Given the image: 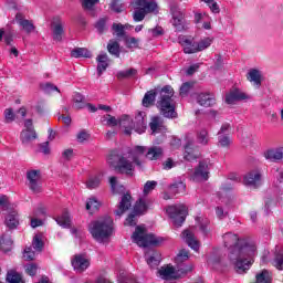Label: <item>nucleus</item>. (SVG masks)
Listing matches in <instances>:
<instances>
[{"instance_id": "nucleus-1", "label": "nucleus", "mask_w": 283, "mask_h": 283, "mask_svg": "<svg viewBox=\"0 0 283 283\" xmlns=\"http://www.w3.org/2000/svg\"><path fill=\"white\" fill-rule=\"evenodd\" d=\"M224 247L229 249V260L233 263L234 271L238 273H245L251 269L253 264L252 260L247 258H253L255 255V245L247 243L244 240H240L238 234L228 232L223 234Z\"/></svg>"}, {"instance_id": "nucleus-2", "label": "nucleus", "mask_w": 283, "mask_h": 283, "mask_svg": "<svg viewBox=\"0 0 283 283\" xmlns=\"http://www.w3.org/2000/svg\"><path fill=\"white\" fill-rule=\"evenodd\" d=\"M133 161L125 157V154L119 153L118 149L111 150L107 156V164L109 167L115 169L117 174H125V176H134L135 167L143 169V160H140V156H145L147 154V147L145 146H135L133 149L128 151Z\"/></svg>"}, {"instance_id": "nucleus-3", "label": "nucleus", "mask_w": 283, "mask_h": 283, "mask_svg": "<svg viewBox=\"0 0 283 283\" xmlns=\"http://www.w3.org/2000/svg\"><path fill=\"white\" fill-rule=\"evenodd\" d=\"M159 94L157 107L164 118H176V105L174 104V87L166 85L163 88L147 91L142 99L144 107H151L156 104V96Z\"/></svg>"}, {"instance_id": "nucleus-4", "label": "nucleus", "mask_w": 283, "mask_h": 283, "mask_svg": "<svg viewBox=\"0 0 283 283\" xmlns=\"http://www.w3.org/2000/svg\"><path fill=\"white\" fill-rule=\"evenodd\" d=\"M90 233L96 242H103L114 233V220L111 217H104L91 223Z\"/></svg>"}, {"instance_id": "nucleus-5", "label": "nucleus", "mask_w": 283, "mask_h": 283, "mask_svg": "<svg viewBox=\"0 0 283 283\" xmlns=\"http://www.w3.org/2000/svg\"><path fill=\"white\" fill-rule=\"evenodd\" d=\"M132 240L137 247H160L165 239L161 237H156L154 233H147V228L143 226H137L134 233L132 234Z\"/></svg>"}, {"instance_id": "nucleus-6", "label": "nucleus", "mask_w": 283, "mask_h": 283, "mask_svg": "<svg viewBox=\"0 0 283 283\" xmlns=\"http://www.w3.org/2000/svg\"><path fill=\"white\" fill-rule=\"evenodd\" d=\"M134 13L133 20L135 23H140V21H145V17L147 14H151V12H156L158 10V3L156 1L149 0H133Z\"/></svg>"}, {"instance_id": "nucleus-7", "label": "nucleus", "mask_w": 283, "mask_h": 283, "mask_svg": "<svg viewBox=\"0 0 283 283\" xmlns=\"http://www.w3.org/2000/svg\"><path fill=\"white\" fill-rule=\"evenodd\" d=\"M166 212L175 227H182L185 220H187V216H189V210L185 205L168 206Z\"/></svg>"}, {"instance_id": "nucleus-8", "label": "nucleus", "mask_w": 283, "mask_h": 283, "mask_svg": "<svg viewBox=\"0 0 283 283\" xmlns=\"http://www.w3.org/2000/svg\"><path fill=\"white\" fill-rule=\"evenodd\" d=\"M185 144H184V159H186L188 163H193V160H197L200 158V147L196 145V139L191 135H186L185 137Z\"/></svg>"}, {"instance_id": "nucleus-9", "label": "nucleus", "mask_w": 283, "mask_h": 283, "mask_svg": "<svg viewBox=\"0 0 283 283\" xmlns=\"http://www.w3.org/2000/svg\"><path fill=\"white\" fill-rule=\"evenodd\" d=\"M187 260H189V251L181 250L175 258V263L177 264V273L187 275V273H191V271H193V264L185 265Z\"/></svg>"}, {"instance_id": "nucleus-10", "label": "nucleus", "mask_w": 283, "mask_h": 283, "mask_svg": "<svg viewBox=\"0 0 283 283\" xmlns=\"http://www.w3.org/2000/svg\"><path fill=\"white\" fill-rule=\"evenodd\" d=\"M244 185L247 187H253V189H258L260 185H262V174L260 170H251L243 178Z\"/></svg>"}, {"instance_id": "nucleus-11", "label": "nucleus", "mask_w": 283, "mask_h": 283, "mask_svg": "<svg viewBox=\"0 0 283 283\" xmlns=\"http://www.w3.org/2000/svg\"><path fill=\"white\" fill-rule=\"evenodd\" d=\"M41 178V170H29L27 172V180H29V188L33 193H41V186L39 180Z\"/></svg>"}, {"instance_id": "nucleus-12", "label": "nucleus", "mask_w": 283, "mask_h": 283, "mask_svg": "<svg viewBox=\"0 0 283 283\" xmlns=\"http://www.w3.org/2000/svg\"><path fill=\"white\" fill-rule=\"evenodd\" d=\"M71 264L74 271H77V273H83L90 269V259H86L83 256V254H75L71 261Z\"/></svg>"}, {"instance_id": "nucleus-13", "label": "nucleus", "mask_w": 283, "mask_h": 283, "mask_svg": "<svg viewBox=\"0 0 283 283\" xmlns=\"http://www.w3.org/2000/svg\"><path fill=\"white\" fill-rule=\"evenodd\" d=\"M149 128L153 134H163L167 132V125H165V118L159 115H155L150 118Z\"/></svg>"}, {"instance_id": "nucleus-14", "label": "nucleus", "mask_w": 283, "mask_h": 283, "mask_svg": "<svg viewBox=\"0 0 283 283\" xmlns=\"http://www.w3.org/2000/svg\"><path fill=\"white\" fill-rule=\"evenodd\" d=\"M15 22L18 25H20L21 30L25 32L27 34H32L34 30H36V27H34V22L32 20H28L23 17V13H17L15 14Z\"/></svg>"}, {"instance_id": "nucleus-15", "label": "nucleus", "mask_w": 283, "mask_h": 283, "mask_svg": "<svg viewBox=\"0 0 283 283\" xmlns=\"http://www.w3.org/2000/svg\"><path fill=\"white\" fill-rule=\"evenodd\" d=\"M145 116L147 115L143 111H139L135 116V119L133 122V129L137 134H145L147 129V123L145 122Z\"/></svg>"}, {"instance_id": "nucleus-16", "label": "nucleus", "mask_w": 283, "mask_h": 283, "mask_svg": "<svg viewBox=\"0 0 283 283\" xmlns=\"http://www.w3.org/2000/svg\"><path fill=\"white\" fill-rule=\"evenodd\" d=\"M182 238L186 244H188V247L192 249V251H196V252L200 251V241H198V239L196 238V234L191 232V230H184Z\"/></svg>"}, {"instance_id": "nucleus-17", "label": "nucleus", "mask_w": 283, "mask_h": 283, "mask_svg": "<svg viewBox=\"0 0 283 283\" xmlns=\"http://www.w3.org/2000/svg\"><path fill=\"white\" fill-rule=\"evenodd\" d=\"M249 98L250 96L247 93L240 91V88H234L226 95V103H228V105H233L235 101H249Z\"/></svg>"}, {"instance_id": "nucleus-18", "label": "nucleus", "mask_w": 283, "mask_h": 283, "mask_svg": "<svg viewBox=\"0 0 283 283\" xmlns=\"http://www.w3.org/2000/svg\"><path fill=\"white\" fill-rule=\"evenodd\" d=\"M193 180H209V165H207V161H199L195 169Z\"/></svg>"}, {"instance_id": "nucleus-19", "label": "nucleus", "mask_w": 283, "mask_h": 283, "mask_svg": "<svg viewBox=\"0 0 283 283\" xmlns=\"http://www.w3.org/2000/svg\"><path fill=\"white\" fill-rule=\"evenodd\" d=\"M197 103L201 107H213L216 105V95L212 93H199L197 95Z\"/></svg>"}, {"instance_id": "nucleus-20", "label": "nucleus", "mask_w": 283, "mask_h": 283, "mask_svg": "<svg viewBox=\"0 0 283 283\" xmlns=\"http://www.w3.org/2000/svg\"><path fill=\"white\" fill-rule=\"evenodd\" d=\"M4 224L9 231H14L19 227V212L10 210L4 218Z\"/></svg>"}, {"instance_id": "nucleus-21", "label": "nucleus", "mask_w": 283, "mask_h": 283, "mask_svg": "<svg viewBox=\"0 0 283 283\" xmlns=\"http://www.w3.org/2000/svg\"><path fill=\"white\" fill-rule=\"evenodd\" d=\"M130 208H132V195L124 193L119 202L118 209L115 210V216L120 218V216H123L125 211H129Z\"/></svg>"}, {"instance_id": "nucleus-22", "label": "nucleus", "mask_w": 283, "mask_h": 283, "mask_svg": "<svg viewBox=\"0 0 283 283\" xmlns=\"http://www.w3.org/2000/svg\"><path fill=\"white\" fill-rule=\"evenodd\" d=\"M158 273L163 280H178V275H181L178 270L176 271V268L169 265L161 266Z\"/></svg>"}, {"instance_id": "nucleus-23", "label": "nucleus", "mask_w": 283, "mask_h": 283, "mask_svg": "<svg viewBox=\"0 0 283 283\" xmlns=\"http://www.w3.org/2000/svg\"><path fill=\"white\" fill-rule=\"evenodd\" d=\"M97 76H103V72L109 67V56H107V53H102L97 55Z\"/></svg>"}, {"instance_id": "nucleus-24", "label": "nucleus", "mask_w": 283, "mask_h": 283, "mask_svg": "<svg viewBox=\"0 0 283 283\" xmlns=\"http://www.w3.org/2000/svg\"><path fill=\"white\" fill-rule=\"evenodd\" d=\"M264 158L270 163H280L283 160V148L270 149L264 153Z\"/></svg>"}, {"instance_id": "nucleus-25", "label": "nucleus", "mask_w": 283, "mask_h": 283, "mask_svg": "<svg viewBox=\"0 0 283 283\" xmlns=\"http://www.w3.org/2000/svg\"><path fill=\"white\" fill-rule=\"evenodd\" d=\"M146 262L150 269H156L160 264V252L156 250H149L146 253Z\"/></svg>"}, {"instance_id": "nucleus-26", "label": "nucleus", "mask_w": 283, "mask_h": 283, "mask_svg": "<svg viewBox=\"0 0 283 283\" xmlns=\"http://www.w3.org/2000/svg\"><path fill=\"white\" fill-rule=\"evenodd\" d=\"M119 127H124V134L126 136H132V132L134 130V122L129 115H122L119 118Z\"/></svg>"}, {"instance_id": "nucleus-27", "label": "nucleus", "mask_w": 283, "mask_h": 283, "mask_svg": "<svg viewBox=\"0 0 283 283\" xmlns=\"http://www.w3.org/2000/svg\"><path fill=\"white\" fill-rule=\"evenodd\" d=\"M180 43L184 48L185 54H196V52H198V42H191V40L182 38Z\"/></svg>"}, {"instance_id": "nucleus-28", "label": "nucleus", "mask_w": 283, "mask_h": 283, "mask_svg": "<svg viewBox=\"0 0 283 283\" xmlns=\"http://www.w3.org/2000/svg\"><path fill=\"white\" fill-rule=\"evenodd\" d=\"M36 130H22L20 133V140L25 147H28V145H30L33 140H36Z\"/></svg>"}, {"instance_id": "nucleus-29", "label": "nucleus", "mask_w": 283, "mask_h": 283, "mask_svg": "<svg viewBox=\"0 0 283 283\" xmlns=\"http://www.w3.org/2000/svg\"><path fill=\"white\" fill-rule=\"evenodd\" d=\"M163 149L158 146H153L150 148H148L147 153H146V158H148V160H160V158L163 157Z\"/></svg>"}, {"instance_id": "nucleus-30", "label": "nucleus", "mask_w": 283, "mask_h": 283, "mask_svg": "<svg viewBox=\"0 0 283 283\" xmlns=\"http://www.w3.org/2000/svg\"><path fill=\"white\" fill-rule=\"evenodd\" d=\"M55 222L60 227H63V229H70L72 224V220L70 219V212H63L62 216L55 219Z\"/></svg>"}, {"instance_id": "nucleus-31", "label": "nucleus", "mask_w": 283, "mask_h": 283, "mask_svg": "<svg viewBox=\"0 0 283 283\" xmlns=\"http://www.w3.org/2000/svg\"><path fill=\"white\" fill-rule=\"evenodd\" d=\"M248 81L255 83V85H262V75L258 69H251L248 73Z\"/></svg>"}, {"instance_id": "nucleus-32", "label": "nucleus", "mask_w": 283, "mask_h": 283, "mask_svg": "<svg viewBox=\"0 0 283 283\" xmlns=\"http://www.w3.org/2000/svg\"><path fill=\"white\" fill-rule=\"evenodd\" d=\"M7 282H9V283H25V281H23V276H21V274L14 270H11L10 272L7 273Z\"/></svg>"}, {"instance_id": "nucleus-33", "label": "nucleus", "mask_w": 283, "mask_h": 283, "mask_svg": "<svg viewBox=\"0 0 283 283\" xmlns=\"http://www.w3.org/2000/svg\"><path fill=\"white\" fill-rule=\"evenodd\" d=\"M148 207L147 203L145 202V200L139 199L136 201L133 212L135 213V216H143V213H145V211H147Z\"/></svg>"}, {"instance_id": "nucleus-34", "label": "nucleus", "mask_w": 283, "mask_h": 283, "mask_svg": "<svg viewBox=\"0 0 283 283\" xmlns=\"http://www.w3.org/2000/svg\"><path fill=\"white\" fill-rule=\"evenodd\" d=\"M32 247H33L34 251H38V253H41V251H43V247H45V243L43 242L42 234H35L33 237Z\"/></svg>"}, {"instance_id": "nucleus-35", "label": "nucleus", "mask_w": 283, "mask_h": 283, "mask_svg": "<svg viewBox=\"0 0 283 283\" xmlns=\"http://www.w3.org/2000/svg\"><path fill=\"white\" fill-rule=\"evenodd\" d=\"M107 50L113 56H120V44L117 41L111 40L107 44Z\"/></svg>"}, {"instance_id": "nucleus-36", "label": "nucleus", "mask_w": 283, "mask_h": 283, "mask_svg": "<svg viewBox=\"0 0 283 283\" xmlns=\"http://www.w3.org/2000/svg\"><path fill=\"white\" fill-rule=\"evenodd\" d=\"M138 74V70L136 69H128L127 71H119L117 73L118 81H125V78H132Z\"/></svg>"}, {"instance_id": "nucleus-37", "label": "nucleus", "mask_w": 283, "mask_h": 283, "mask_svg": "<svg viewBox=\"0 0 283 283\" xmlns=\"http://www.w3.org/2000/svg\"><path fill=\"white\" fill-rule=\"evenodd\" d=\"M64 32L65 31L63 30V24L56 23L53 28V40H55L57 43H61V41H63Z\"/></svg>"}, {"instance_id": "nucleus-38", "label": "nucleus", "mask_w": 283, "mask_h": 283, "mask_svg": "<svg viewBox=\"0 0 283 283\" xmlns=\"http://www.w3.org/2000/svg\"><path fill=\"white\" fill-rule=\"evenodd\" d=\"M71 56H73V59H81V57L90 59L91 53L88 52L87 49L77 48L71 52Z\"/></svg>"}, {"instance_id": "nucleus-39", "label": "nucleus", "mask_w": 283, "mask_h": 283, "mask_svg": "<svg viewBox=\"0 0 283 283\" xmlns=\"http://www.w3.org/2000/svg\"><path fill=\"white\" fill-rule=\"evenodd\" d=\"M218 143L219 147H222L223 149H229V147H231V136L219 134Z\"/></svg>"}, {"instance_id": "nucleus-40", "label": "nucleus", "mask_w": 283, "mask_h": 283, "mask_svg": "<svg viewBox=\"0 0 283 283\" xmlns=\"http://www.w3.org/2000/svg\"><path fill=\"white\" fill-rule=\"evenodd\" d=\"M169 9H170V14L174 18L176 17H184L185 13H182V11H180V7L178 6V2L171 0L169 2Z\"/></svg>"}, {"instance_id": "nucleus-41", "label": "nucleus", "mask_w": 283, "mask_h": 283, "mask_svg": "<svg viewBox=\"0 0 283 283\" xmlns=\"http://www.w3.org/2000/svg\"><path fill=\"white\" fill-rule=\"evenodd\" d=\"M172 25L176 28L177 32L185 31V15L172 18Z\"/></svg>"}, {"instance_id": "nucleus-42", "label": "nucleus", "mask_w": 283, "mask_h": 283, "mask_svg": "<svg viewBox=\"0 0 283 283\" xmlns=\"http://www.w3.org/2000/svg\"><path fill=\"white\" fill-rule=\"evenodd\" d=\"M99 208H101V202H98V199H96V197H91L86 202L87 211H98Z\"/></svg>"}, {"instance_id": "nucleus-43", "label": "nucleus", "mask_w": 283, "mask_h": 283, "mask_svg": "<svg viewBox=\"0 0 283 283\" xmlns=\"http://www.w3.org/2000/svg\"><path fill=\"white\" fill-rule=\"evenodd\" d=\"M109 185H111V189H112L113 193H120V192L125 191L124 186H118V180L116 179V177L109 178Z\"/></svg>"}, {"instance_id": "nucleus-44", "label": "nucleus", "mask_w": 283, "mask_h": 283, "mask_svg": "<svg viewBox=\"0 0 283 283\" xmlns=\"http://www.w3.org/2000/svg\"><path fill=\"white\" fill-rule=\"evenodd\" d=\"M73 103L77 109H83V107H85V96L81 93H75L73 96Z\"/></svg>"}, {"instance_id": "nucleus-45", "label": "nucleus", "mask_w": 283, "mask_h": 283, "mask_svg": "<svg viewBox=\"0 0 283 283\" xmlns=\"http://www.w3.org/2000/svg\"><path fill=\"white\" fill-rule=\"evenodd\" d=\"M95 29L98 34H105L107 32V18H102L95 23Z\"/></svg>"}, {"instance_id": "nucleus-46", "label": "nucleus", "mask_w": 283, "mask_h": 283, "mask_svg": "<svg viewBox=\"0 0 283 283\" xmlns=\"http://www.w3.org/2000/svg\"><path fill=\"white\" fill-rule=\"evenodd\" d=\"M197 140L199 145H203V146L209 145V133L206 129H202L197 134Z\"/></svg>"}, {"instance_id": "nucleus-47", "label": "nucleus", "mask_w": 283, "mask_h": 283, "mask_svg": "<svg viewBox=\"0 0 283 283\" xmlns=\"http://www.w3.org/2000/svg\"><path fill=\"white\" fill-rule=\"evenodd\" d=\"M3 115H4V123L7 125L10 123H14V120L17 119V115L14 114L13 108H6L3 112Z\"/></svg>"}, {"instance_id": "nucleus-48", "label": "nucleus", "mask_w": 283, "mask_h": 283, "mask_svg": "<svg viewBox=\"0 0 283 283\" xmlns=\"http://www.w3.org/2000/svg\"><path fill=\"white\" fill-rule=\"evenodd\" d=\"M209 224H211L209 219L199 218V229L203 233V235H209V232L211 231V229H209Z\"/></svg>"}, {"instance_id": "nucleus-49", "label": "nucleus", "mask_w": 283, "mask_h": 283, "mask_svg": "<svg viewBox=\"0 0 283 283\" xmlns=\"http://www.w3.org/2000/svg\"><path fill=\"white\" fill-rule=\"evenodd\" d=\"M156 187H158V181H154V180L146 181V184L144 185V190H143L144 196H149V193L151 191H154V189H156Z\"/></svg>"}, {"instance_id": "nucleus-50", "label": "nucleus", "mask_w": 283, "mask_h": 283, "mask_svg": "<svg viewBox=\"0 0 283 283\" xmlns=\"http://www.w3.org/2000/svg\"><path fill=\"white\" fill-rule=\"evenodd\" d=\"M211 43H213V40L210 38H205L201 41L197 42V52H202V50H207V48L211 46Z\"/></svg>"}, {"instance_id": "nucleus-51", "label": "nucleus", "mask_w": 283, "mask_h": 283, "mask_svg": "<svg viewBox=\"0 0 283 283\" xmlns=\"http://www.w3.org/2000/svg\"><path fill=\"white\" fill-rule=\"evenodd\" d=\"M186 187L185 182L179 181L170 186V191H172V193H185Z\"/></svg>"}, {"instance_id": "nucleus-52", "label": "nucleus", "mask_w": 283, "mask_h": 283, "mask_svg": "<svg viewBox=\"0 0 283 283\" xmlns=\"http://www.w3.org/2000/svg\"><path fill=\"white\" fill-rule=\"evenodd\" d=\"M103 120L106 122V125L108 127H116L119 125V119H116V117H114L109 114L104 115Z\"/></svg>"}, {"instance_id": "nucleus-53", "label": "nucleus", "mask_w": 283, "mask_h": 283, "mask_svg": "<svg viewBox=\"0 0 283 283\" xmlns=\"http://www.w3.org/2000/svg\"><path fill=\"white\" fill-rule=\"evenodd\" d=\"M111 10H113V12H117V13L123 12V1L122 0H112Z\"/></svg>"}, {"instance_id": "nucleus-54", "label": "nucleus", "mask_w": 283, "mask_h": 283, "mask_svg": "<svg viewBox=\"0 0 283 283\" xmlns=\"http://www.w3.org/2000/svg\"><path fill=\"white\" fill-rule=\"evenodd\" d=\"M23 258L27 262H32L36 258V253L29 247L24 249Z\"/></svg>"}, {"instance_id": "nucleus-55", "label": "nucleus", "mask_w": 283, "mask_h": 283, "mask_svg": "<svg viewBox=\"0 0 283 283\" xmlns=\"http://www.w3.org/2000/svg\"><path fill=\"white\" fill-rule=\"evenodd\" d=\"M205 3H207V6H209L211 12H213V14H220V6H218V2L213 1V0H205Z\"/></svg>"}, {"instance_id": "nucleus-56", "label": "nucleus", "mask_w": 283, "mask_h": 283, "mask_svg": "<svg viewBox=\"0 0 283 283\" xmlns=\"http://www.w3.org/2000/svg\"><path fill=\"white\" fill-rule=\"evenodd\" d=\"M42 90L46 94H52V92H61V91H59V87L52 83H46V84L42 85Z\"/></svg>"}, {"instance_id": "nucleus-57", "label": "nucleus", "mask_w": 283, "mask_h": 283, "mask_svg": "<svg viewBox=\"0 0 283 283\" xmlns=\"http://www.w3.org/2000/svg\"><path fill=\"white\" fill-rule=\"evenodd\" d=\"M99 0H83L82 1V8L84 10H92L96 3H98Z\"/></svg>"}, {"instance_id": "nucleus-58", "label": "nucleus", "mask_w": 283, "mask_h": 283, "mask_svg": "<svg viewBox=\"0 0 283 283\" xmlns=\"http://www.w3.org/2000/svg\"><path fill=\"white\" fill-rule=\"evenodd\" d=\"M38 269L39 268L35 263H30L25 266V272L28 273V275H31V277H34V275H36Z\"/></svg>"}, {"instance_id": "nucleus-59", "label": "nucleus", "mask_w": 283, "mask_h": 283, "mask_svg": "<svg viewBox=\"0 0 283 283\" xmlns=\"http://www.w3.org/2000/svg\"><path fill=\"white\" fill-rule=\"evenodd\" d=\"M113 30L116 32L117 36H125V27L120 23H113Z\"/></svg>"}, {"instance_id": "nucleus-60", "label": "nucleus", "mask_w": 283, "mask_h": 283, "mask_svg": "<svg viewBox=\"0 0 283 283\" xmlns=\"http://www.w3.org/2000/svg\"><path fill=\"white\" fill-rule=\"evenodd\" d=\"M62 158H64V160H72L74 158V149L72 148H67L62 153Z\"/></svg>"}, {"instance_id": "nucleus-61", "label": "nucleus", "mask_w": 283, "mask_h": 283, "mask_svg": "<svg viewBox=\"0 0 283 283\" xmlns=\"http://www.w3.org/2000/svg\"><path fill=\"white\" fill-rule=\"evenodd\" d=\"M101 185V179L98 178H92L87 181L86 187L88 189H96Z\"/></svg>"}, {"instance_id": "nucleus-62", "label": "nucleus", "mask_w": 283, "mask_h": 283, "mask_svg": "<svg viewBox=\"0 0 283 283\" xmlns=\"http://www.w3.org/2000/svg\"><path fill=\"white\" fill-rule=\"evenodd\" d=\"M139 40L136 38H128L126 40V48H138Z\"/></svg>"}, {"instance_id": "nucleus-63", "label": "nucleus", "mask_w": 283, "mask_h": 283, "mask_svg": "<svg viewBox=\"0 0 283 283\" xmlns=\"http://www.w3.org/2000/svg\"><path fill=\"white\" fill-rule=\"evenodd\" d=\"M8 207H10V203L8 202V197L1 196L0 197V209H2V211H7Z\"/></svg>"}, {"instance_id": "nucleus-64", "label": "nucleus", "mask_w": 283, "mask_h": 283, "mask_svg": "<svg viewBox=\"0 0 283 283\" xmlns=\"http://www.w3.org/2000/svg\"><path fill=\"white\" fill-rule=\"evenodd\" d=\"M274 262H275L276 269H279V271H282L283 270V256L280 254H276Z\"/></svg>"}]
</instances>
